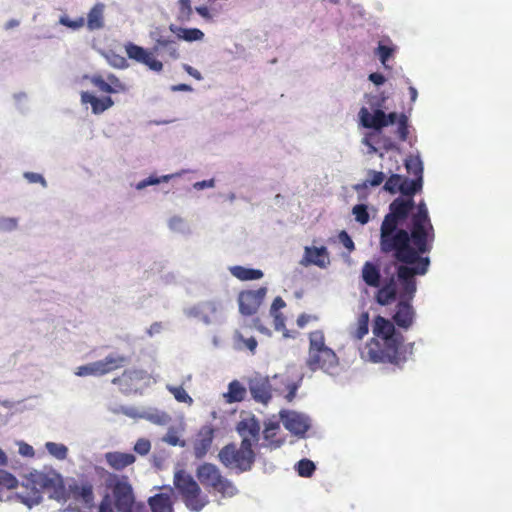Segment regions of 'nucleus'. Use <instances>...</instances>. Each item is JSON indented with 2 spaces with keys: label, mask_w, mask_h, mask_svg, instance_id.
<instances>
[{
  "label": "nucleus",
  "mask_w": 512,
  "mask_h": 512,
  "mask_svg": "<svg viewBox=\"0 0 512 512\" xmlns=\"http://www.w3.org/2000/svg\"><path fill=\"white\" fill-rule=\"evenodd\" d=\"M412 200L394 199L389 205V213L384 216L380 227V250L392 254L399 263L396 277L387 278L376 292L375 299L382 306L400 299L413 300L417 290V275H425L430 266L429 254L435 241V229L428 208L421 202L412 213L407 229L399 225L413 209Z\"/></svg>",
  "instance_id": "f257e3e1"
},
{
  "label": "nucleus",
  "mask_w": 512,
  "mask_h": 512,
  "mask_svg": "<svg viewBox=\"0 0 512 512\" xmlns=\"http://www.w3.org/2000/svg\"><path fill=\"white\" fill-rule=\"evenodd\" d=\"M412 300L400 299L392 317L393 322L376 316L372 323L373 337L361 350V358L372 363H389L401 368L413 354L414 343L404 344V336L395 324L408 330L414 323L415 310Z\"/></svg>",
  "instance_id": "f03ea898"
},
{
  "label": "nucleus",
  "mask_w": 512,
  "mask_h": 512,
  "mask_svg": "<svg viewBox=\"0 0 512 512\" xmlns=\"http://www.w3.org/2000/svg\"><path fill=\"white\" fill-rule=\"evenodd\" d=\"M59 487H62L59 475L33 471L24 477L21 483V490L17 492L16 496L21 503L31 508L42 501V493L44 491L56 492Z\"/></svg>",
  "instance_id": "7ed1b4c3"
},
{
  "label": "nucleus",
  "mask_w": 512,
  "mask_h": 512,
  "mask_svg": "<svg viewBox=\"0 0 512 512\" xmlns=\"http://www.w3.org/2000/svg\"><path fill=\"white\" fill-rule=\"evenodd\" d=\"M149 512L144 502H137L132 485L126 478L117 479L112 486V495H105L98 512Z\"/></svg>",
  "instance_id": "20e7f679"
},
{
  "label": "nucleus",
  "mask_w": 512,
  "mask_h": 512,
  "mask_svg": "<svg viewBox=\"0 0 512 512\" xmlns=\"http://www.w3.org/2000/svg\"><path fill=\"white\" fill-rule=\"evenodd\" d=\"M309 349L306 358V366L310 371H324L330 373L339 364V359L333 349L326 345L325 335L322 330L309 333Z\"/></svg>",
  "instance_id": "39448f33"
},
{
  "label": "nucleus",
  "mask_w": 512,
  "mask_h": 512,
  "mask_svg": "<svg viewBox=\"0 0 512 512\" xmlns=\"http://www.w3.org/2000/svg\"><path fill=\"white\" fill-rule=\"evenodd\" d=\"M218 459L224 467L235 470L237 473L249 471L255 461L251 440L242 439L240 446L235 443L225 445L219 451Z\"/></svg>",
  "instance_id": "423d86ee"
},
{
  "label": "nucleus",
  "mask_w": 512,
  "mask_h": 512,
  "mask_svg": "<svg viewBox=\"0 0 512 512\" xmlns=\"http://www.w3.org/2000/svg\"><path fill=\"white\" fill-rule=\"evenodd\" d=\"M173 484L190 511L199 512L208 504L207 496L202 494L199 484L186 471H177Z\"/></svg>",
  "instance_id": "0eeeda50"
},
{
  "label": "nucleus",
  "mask_w": 512,
  "mask_h": 512,
  "mask_svg": "<svg viewBox=\"0 0 512 512\" xmlns=\"http://www.w3.org/2000/svg\"><path fill=\"white\" fill-rule=\"evenodd\" d=\"M196 476L204 487L212 489L222 497H233L238 493L233 482L223 476L215 464L206 462L199 465Z\"/></svg>",
  "instance_id": "6e6552de"
},
{
  "label": "nucleus",
  "mask_w": 512,
  "mask_h": 512,
  "mask_svg": "<svg viewBox=\"0 0 512 512\" xmlns=\"http://www.w3.org/2000/svg\"><path fill=\"white\" fill-rule=\"evenodd\" d=\"M67 495L83 509L91 510L95 506L94 484L85 476L68 484Z\"/></svg>",
  "instance_id": "1a4fd4ad"
},
{
  "label": "nucleus",
  "mask_w": 512,
  "mask_h": 512,
  "mask_svg": "<svg viewBox=\"0 0 512 512\" xmlns=\"http://www.w3.org/2000/svg\"><path fill=\"white\" fill-rule=\"evenodd\" d=\"M267 294L266 287L255 290H244L238 295L239 311L244 316H252L257 313Z\"/></svg>",
  "instance_id": "9d476101"
},
{
  "label": "nucleus",
  "mask_w": 512,
  "mask_h": 512,
  "mask_svg": "<svg viewBox=\"0 0 512 512\" xmlns=\"http://www.w3.org/2000/svg\"><path fill=\"white\" fill-rule=\"evenodd\" d=\"M146 378L147 373L142 369H126L120 376L113 378L112 383L117 385L121 392L129 394L136 392Z\"/></svg>",
  "instance_id": "9b49d317"
},
{
  "label": "nucleus",
  "mask_w": 512,
  "mask_h": 512,
  "mask_svg": "<svg viewBox=\"0 0 512 512\" xmlns=\"http://www.w3.org/2000/svg\"><path fill=\"white\" fill-rule=\"evenodd\" d=\"M125 51L128 58L146 65L149 69L160 72L163 69L161 61L153 57V53L132 42L125 44Z\"/></svg>",
  "instance_id": "f8f14e48"
},
{
  "label": "nucleus",
  "mask_w": 512,
  "mask_h": 512,
  "mask_svg": "<svg viewBox=\"0 0 512 512\" xmlns=\"http://www.w3.org/2000/svg\"><path fill=\"white\" fill-rule=\"evenodd\" d=\"M248 388L256 402L267 404L272 398V386L268 377L256 374L249 378Z\"/></svg>",
  "instance_id": "ddd939ff"
},
{
  "label": "nucleus",
  "mask_w": 512,
  "mask_h": 512,
  "mask_svg": "<svg viewBox=\"0 0 512 512\" xmlns=\"http://www.w3.org/2000/svg\"><path fill=\"white\" fill-rule=\"evenodd\" d=\"M215 436V429L212 425L202 426L193 443V453L197 459H202L210 450Z\"/></svg>",
  "instance_id": "4468645a"
},
{
  "label": "nucleus",
  "mask_w": 512,
  "mask_h": 512,
  "mask_svg": "<svg viewBox=\"0 0 512 512\" xmlns=\"http://www.w3.org/2000/svg\"><path fill=\"white\" fill-rule=\"evenodd\" d=\"M280 418L284 427L295 435H304L310 427L308 419L295 411H282Z\"/></svg>",
  "instance_id": "2eb2a0df"
},
{
  "label": "nucleus",
  "mask_w": 512,
  "mask_h": 512,
  "mask_svg": "<svg viewBox=\"0 0 512 512\" xmlns=\"http://www.w3.org/2000/svg\"><path fill=\"white\" fill-rule=\"evenodd\" d=\"M91 83L100 91L105 93H126L128 86L122 82L115 74H108L107 80L100 74H95L91 77Z\"/></svg>",
  "instance_id": "dca6fc26"
},
{
  "label": "nucleus",
  "mask_w": 512,
  "mask_h": 512,
  "mask_svg": "<svg viewBox=\"0 0 512 512\" xmlns=\"http://www.w3.org/2000/svg\"><path fill=\"white\" fill-rule=\"evenodd\" d=\"M422 184H423V180L421 178H418V179H408L406 177H403L402 176V182L400 184V188H399V192L404 195V196H407L408 198H406V201L407 200H413V196L422 189ZM402 199V197H400ZM403 200H405V198H403ZM423 202L425 205L426 203L421 200L417 205L414 204L413 206V209L411 210V212L409 213L408 217L399 225V227H403V225L405 224V228L404 229H407V226H408V223H409V219H410V216L412 215V213L416 212L417 210V207L418 205ZM415 203V202H413Z\"/></svg>",
  "instance_id": "f3484780"
},
{
  "label": "nucleus",
  "mask_w": 512,
  "mask_h": 512,
  "mask_svg": "<svg viewBox=\"0 0 512 512\" xmlns=\"http://www.w3.org/2000/svg\"><path fill=\"white\" fill-rule=\"evenodd\" d=\"M104 459L112 470L123 471L135 463L136 456L128 452L110 451L104 454Z\"/></svg>",
  "instance_id": "a211bd4d"
},
{
  "label": "nucleus",
  "mask_w": 512,
  "mask_h": 512,
  "mask_svg": "<svg viewBox=\"0 0 512 512\" xmlns=\"http://www.w3.org/2000/svg\"><path fill=\"white\" fill-rule=\"evenodd\" d=\"M359 115L361 124L365 128L381 130L386 127V122L384 121L385 112L381 109H376L374 113H370L365 107H363L361 108Z\"/></svg>",
  "instance_id": "6ab92c4d"
},
{
  "label": "nucleus",
  "mask_w": 512,
  "mask_h": 512,
  "mask_svg": "<svg viewBox=\"0 0 512 512\" xmlns=\"http://www.w3.org/2000/svg\"><path fill=\"white\" fill-rule=\"evenodd\" d=\"M151 512H175L172 492L157 493L148 498Z\"/></svg>",
  "instance_id": "aec40b11"
},
{
  "label": "nucleus",
  "mask_w": 512,
  "mask_h": 512,
  "mask_svg": "<svg viewBox=\"0 0 512 512\" xmlns=\"http://www.w3.org/2000/svg\"><path fill=\"white\" fill-rule=\"evenodd\" d=\"M237 431L242 437V439L248 438L251 440V443L253 444L254 442H257L259 440V421L254 416L244 418L237 424Z\"/></svg>",
  "instance_id": "412c9836"
},
{
  "label": "nucleus",
  "mask_w": 512,
  "mask_h": 512,
  "mask_svg": "<svg viewBox=\"0 0 512 512\" xmlns=\"http://www.w3.org/2000/svg\"><path fill=\"white\" fill-rule=\"evenodd\" d=\"M361 277L367 286L378 289L381 288V270L379 264L366 261L362 266Z\"/></svg>",
  "instance_id": "4be33fe9"
},
{
  "label": "nucleus",
  "mask_w": 512,
  "mask_h": 512,
  "mask_svg": "<svg viewBox=\"0 0 512 512\" xmlns=\"http://www.w3.org/2000/svg\"><path fill=\"white\" fill-rule=\"evenodd\" d=\"M81 101L83 104H90L94 114H101L114 105L110 96L98 98L87 91L81 93Z\"/></svg>",
  "instance_id": "5701e85b"
},
{
  "label": "nucleus",
  "mask_w": 512,
  "mask_h": 512,
  "mask_svg": "<svg viewBox=\"0 0 512 512\" xmlns=\"http://www.w3.org/2000/svg\"><path fill=\"white\" fill-rule=\"evenodd\" d=\"M127 362L126 356L115 354H109L104 359L97 361L101 376L124 367Z\"/></svg>",
  "instance_id": "b1692460"
},
{
  "label": "nucleus",
  "mask_w": 512,
  "mask_h": 512,
  "mask_svg": "<svg viewBox=\"0 0 512 512\" xmlns=\"http://www.w3.org/2000/svg\"><path fill=\"white\" fill-rule=\"evenodd\" d=\"M104 9L103 3H96L89 11L87 16V27L89 30H99L104 27Z\"/></svg>",
  "instance_id": "393cba45"
},
{
  "label": "nucleus",
  "mask_w": 512,
  "mask_h": 512,
  "mask_svg": "<svg viewBox=\"0 0 512 512\" xmlns=\"http://www.w3.org/2000/svg\"><path fill=\"white\" fill-rule=\"evenodd\" d=\"M169 30L176 34L178 39L186 42L201 41L204 38V33L198 28H182L171 24Z\"/></svg>",
  "instance_id": "a878e982"
},
{
  "label": "nucleus",
  "mask_w": 512,
  "mask_h": 512,
  "mask_svg": "<svg viewBox=\"0 0 512 512\" xmlns=\"http://www.w3.org/2000/svg\"><path fill=\"white\" fill-rule=\"evenodd\" d=\"M305 256L310 263L319 267H325L328 261V252L326 247H306Z\"/></svg>",
  "instance_id": "bb28decb"
},
{
  "label": "nucleus",
  "mask_w": 512,
  "mask_h": 512,
  "mask_svg": "<svg viewBox=\"0 0 512 512\" xmlns=\"http://www.w3.org/2000/svg\"><path fill=\"white\" fill-rule=\"evenodd\" d=\"M154 52L165 51L172 59H178L180 54L174 40L160 36L153 47Z\"/></svg>",
  "instance_id": "cd10ccee"
},
{
  "label": "nucleus",
  "mask_w": 512,
  "mask_h": 512,
  "mask_svg": "<svg viewBox=\"0 0 512 512\" xmlns=\"http://www.w3.org/2000/svg\"><path fill=\"white\" fill-rule=\"evenodd\" d=\"M231 274L241 281L258 280L263 277V272L259 269L246 268L243 266H233L230 268Z\"/></svg>",
  "instance_id": "c85d7f7f"
},
{
  "label": "nucleus",
  "mask_w": 512,
  "mask_h": 512,
  "mask_svg": "<svg viewBox=\"0 0 512 512\" xmlns=\"http://www.w3.org/2000/svg\"><path fill=\"white\" fill-rule=\"evenodd\" d=\"M246 396V388L237 380L228 385V392L224 394L227 403L241 402Z\"/></svg>",
  "instance_id": "c756f323"
},
{
  "label": "nucleus",
  "mask_w": 512,
  "mask_h": 512,
  "mask_svg": "<svg viewBox=\"0 0 512 512\" xmlns=\"http://www.w3.org/2000/svg\"><path fill=\"white\" fill-rule=\"evenodd\" d=\"M279 429L280 425L278 422L270 421L265 424L263 431L264 439L273 448H278L283 444V440L275 439Z\"/></svg>",
  "instance_id": "7c9ffc66"
},
{
  "label": "nucleus",
  "mask_w": 512,
  "mask_h": 512,
  "mask_svg": "<svg viewBox=\"0 0 512 512\" xmlns=\"http://www.w3.org/2000/svg\"><path fill=\"white\" fill-rule=\"evenodd\" d=\"M369 332V313L362 312L356 323V329L353 331L352 336L356 340H362Z\"/></svg>",
  "instance_id": "2f4dec72"
},
{
  "label": "nucleus",
  "mask_w": 512,
  "mask_h": 512,
  "mask_svg": "<svg viewBox=\"0 0 512 512\" xmlns=\"http://www.w3.org/2000/svg\"><path fill=\"white\" fill-rule=\"evenodd\" d=\"M193 15V8L191 6V0H179L178 1V12L176 19L180 23L189 22Z\"/></svg>",
  "instance_id": "473e14b6"
},
{
  "label": "nucleus",
  "mask_w": 512,
  "mask_h": 512,
  "mask_svg": "<svg viewBox=\"0 0 512 512\" xmlns=\"http://www.w3.org/2000/svg\"><path fill=\"white\" fill-rule=\"evenodd\" d=\"M405 167L414 179L421 178L423 180V165L419 157H409L405 161Z\"/></svg>",
  "instance_id": "72a5a7b5"
},
{
  "label": "nucleus",
  "mask_w": 512,
  "mask_h": 512,
  "mask_svg": "<svg viewBox=\"0 0 512 512\" xmlns=\"http://www.w3.org/2000/svg\"><path fill=\"white\" fill-rule=\"evenodd\" d=\"M368 174L371 176V178L366 180V181H364L361 184H356L354 186V189L356 191H359L361 189H365L368 186H372V187L379 186L384 181V179H385V174L383 172H380V171L369 170Z\"/></svg>",
  "instance_id": "f704fd0d"
},
{
  "label": "nucleus",
  "mask_w": 512,
  "mask_h": 512,
  "mask_svg": "<svg viewBox=\"0 0 512 512\" xmlns=\"http://www.w3.org/2000/svg\"><path fill=\"white\" fill-rule=\"evenodd\" d=\"M45 448L50 455L58 460H64L68 455V448L61 443L47 442Z\"/></svg>",
  "instance_id": "c9c22d12"
},
{
  "label": "nucleus",
  "mask_w": 512,
  "mask_h": 512,
  "mask_svg": "<svg viewBox=\"0 0 512 512\" xmlns=\"http://www.w3.org/2000/svg\"><path fill=\"white\" fill-rule=\"evenodd\" d=\"M75 375L79 377L95 376L100 377V370L97 361L77 367Z\"/></svg>",
  "instance_id": "e433bc0d"
},
{
  "label": "nucleus",
  "mask_w": 512,
  "mask_h": 512,
  "mask_svg": "<svg viewBox=\"0 0 512 512\" xmlns=\"http://www.w3.org/2000/svg\"><path fill=\"white\" fill-rule=\"evenodd\" d=\"M315 469V464L309 459H301L296 465V470L301 477H311Z\"/></svg>",
  "instance_id": "4c0bfd02"
},
{
  "label": "nucleus",
  "mask_w": 512,
  "mask_h": 512,
  "mask_svg": "<svg viewBox=\"0 0 512 512\" xmlns=\"http://www.w3.org/2000/svg\"><path fill=\"white\" fill-rule=\"evenodd\" d=\"M18 485L17 479L9 472L0 469V492L3 489H13Z\"/></svg>",
  "instance_id": "58836bf2"
},
{
  "label": "nucleus",
  "mask_w": 512,
  "mask_h": 512,
  "mask_svg": "<svg viewBox=\"0 0 512 512\" xmlns=\"http://www.w3.org/2000/svg\"><path fill=\"white\" fill-rule=\"evenodd\" d=\"M397 135L401 142H405L409 135L408 118L405 114H400L398 118Z\"/></svg>",
  "instance_id": "ea45409f"
},
{
  "label": "nucleus",
  "mask_w": 512,
  "mask_h": 512,
  "mask_svg": "<svg viewBox=\"0 0 512 512\" xmlns=\"http://www.w3.org/2000/svg\"><path fill=\"white\" fill-rule=\"evenodd\" d=\"M352 213L355 216V220L362 225L367 224L370 220L368 209L365 204L355 205L352 209Z\"/></svg>",
  "instance_id": "a19ab883"
},
{
  "label": "nucleus",
  "mask_w": 512,
  "mask_h": 512,
  "mask_svg": "<svg viewBox=\"0 0 512 512\" xmlns=\"http://www.w3.org/2000/svg\"><path fill=\"white\" fill-rule=\"evenodd\" d=\"M402 182V176L399 174H392L385 182L383 188L390 194H396L399 192L400 184Z\"/></svg>",
  "instance_id": "79ce46f5"
},
{
  "label": "nucleus",
  "mask_w": 512,
  "mask_h": 512,
  "mask_svg": "<svg viewBox=\"0 0 512 512\" xmlns=\"http://www.w3.org/2000/svg\"><path fill=\"white\" fill-rule=\"evenodd\" d=\"M168 390L173 394L178 402L189 403L193 402L192 398L188 395L182 386H170Z\"/></svg>",
  "instance_id": "37998d69"
},
{
  "label": "nucleus",
  "mask_w": 512,
  "mask_h": 512,
  "mask_svg": "<svg viewBox=\"0 0 512 512\" xmlns=\"http://www.w3.org/2000/svg\"><path fill=\"white\" fill-rule=\"evenodd\" d=\"M108 63L117 69H125L129 66L125 57L116 53H111L106 56Z\"/></svg>",
  "instance_id": "c03bdc74"
},
{
  "label": "nucleus",
  "mask_w": 512,
  "mask_h": 512,
  "mask_svg": "<svg viewBox=\"0 0 512 512\" xmlns=\"http://www.w3.org/2000/svg\"><path fill=\"white\" fill-rule=\"evenodd\" d=\"M59 23L63 26L71 28L73 30H77L84 26L85 20L83 17H79L75 20H71L67 15H63L59 19Z\"/></svg>",
  "instance_id": "a18cd8bd"
},
{
  "label": "nucleus",
  "mask_w": 512,
  "mask_h": 512,
  "mask_svg": "<svg viewBox=\"0 0 512 512\" xmlns=\"http://www.w3.org/2000/svg\"><path fill=\"white\" fill-rule=\"evenodd\" d=\"M133 450L135 453L145 456L151 450V442L146 438H139L134 444Z\"/></svg>",
  "instance_id": "49530a36"
},
{
  "label": "nucleus",
  "mask_w": 512,
  "mask_h": 512,
  "mask_svg": "<svg viewBox=\"0 0 512 512\" xmlns=\"http://www.w3.org/2000/svg\"><path fill=\"white\" fill-rule=\"evenodd\" d=\"M171 178L170 175H164L160 178L158 177H154V176H150L142 181H140L138 184H137V189H143L147 186H150V185H156V184H159L160 182H167L169 181Z\"/></svg>",
  "instance_id": "de8ad7c7"
},
{
  "label": "nucleus",
  "mask_w": 512,
  "mask_h": 512,
  "mask_svg": "<svg viewBox=\"0 0 512 512\" xmlns=\"http://www.w3.org/2000/svg\"><path fill=\"white\" fill-rule=\"evenodd\" d=\"M394 48L379 44L376 49V54L379 56L381 63L386 66V62L392 56Z\"/></svg>",
  "instance_id": "09e8293b"
},
{
  "label": "nucleus",
  "mask_w": 512,
  "mask_h": 512,
  "mask_svg": "<svg viewBox=\"0 0 512 512\" xmlns=\"http://www.w3.org/2000/svg\"><path fill=\"white\" fill-rule=\"evenodd\" d=\"M236 337L238 341L242 342L248 350H250L253 354L255 353L258 343L254 337L244 338L243 335L239 333L237 334Z\"/></svg>",
  "instance_id": "8fccbe9b"
},
{
  "label": "nucleus",
  "mask_w": 512,
  "mask_h": 512,
  "mask_svg": "<svg viewBox=\"0 0 512 512\" xmlns=\"http://www.w3.org/2000/svg\"><path fill=\"white\" fill-rule=\"evenodd\" d=\"M274 319V328L277 331L285 330L286 318L281 312L270 313Z\"/></svg>",
  "instance_id": "3c124183"
},
{
  "label": "nucleus",
  "mask_w": 512,
  "mask_h": 512,
  "mask_svg": "<svg viewBox=\"0 0 512 512\" xmlns=\"http://www.w3.org/2000/svg\"><path fill=\"white\" fill-rule=\"evenodd\" d=\"M318 317L316 315H309L306 313H302L297 318V326L299 328H304L308 323L312 321H317Z\"/></svg>",
  "instance_id": "603ef678"
},
{
  "label": "nucleus",
  "mask_w": 512,
  "mask_h": 512,
  "mask_svg": "<svg viewBox=\"0 0 512 512\" xmlns=\"http://www.w3.org/2000/svg\"><path fill=\"white\" fill-rule=\"evenodd\" d=\"M339 239L342 242V244L344 245V247L347 248L349 251L354 250V248H355L354 242L346 231H342L339 234Z\"/></svg>",
  "instance_id": "864d4df0"
},
{
  "label": "nucleus",
  "mask_w": 512,
  "mask_h": 512,
  "mask_svg": "<svg viewBox=\"0 0 512 512\" xmlns=\"http://www.w3.org/2000/svg\"><path fill=\"white\" fill-rule=\"evenodd\" d=\"M285 306H286L285 301L280 296H278L272 302V305L270 308V313L280 312L279 310L284 308Z\"/></svg>",
  "instance_id": "5fc2aeb1"
},
{
  "label": "nucleus",
  "mask_w": 512,
  "mask_h": 512,
  "mask_svg": "<svg viewBox=\"0 0 512 512\" xmlns=\"http://www.w3.org/2000/svg\"><path fill=\"white\" fill-rule=\"evenodd\" d=\"M163 441L172 445V446H176L179 444V437L176 435L175 432H168L164 437H163Z\"/></svg>",
  "instance_id": "6e6d98bb"
},
{
  "label": "nucleus",
  "mask_w": 512,
  "mask_h": 512,
  "mask_svg": "<svg viewBox=\"0 0 512 512\" xmlns=\"http://www.w3.org/2000/svg\"><path fill=\"white\" fill-rule=\"evenodd\" d=\"M183 69L190 75L192 76L194 79L196 80H201L202 79V75L201 73L193 68L192 66L188 65V64H184L183 65Z\"/></svg>",
  "instance_id": "4d7b16f0"
},
{
  "label": "nucleus",
  "mask_w": 512,
  "mask_h": 512,
  "mask_svg": "<svg viewBox=\"0 0 512 512\" xmlns=\"http://www.w3.org/2000/svg\"><path fill=\"white\" fill-rule=\"evenodd\" d=\"M19 452L23 456H29V457L34 456V449H33V447L28 445V444H26V443H22L20 445Z\"/></svg>",
  "instance_id": "13d9d810"
},
{
  "label": "nucleus",
  "mask_w": 512,
  "mask_h": 512,
  "mask_svg": "<svg viewBox=\"0 0 512 512\" xmlns=\"http://www.w3.org/2000/svg\"><path fill=\"white\" fill-rule=\"evenodd\" d=\"M25 177L32 183L41 182L45 185V179L40 174L28 172L25 173Z\"/></svg>",
  "instance_id": "bf43d9fd"
},
{
  "label": "nucleus",
  "mask_w": 512,
  "mask_h": 512,
  "mask_svg": "<svg viewBox=\"0 0 512 512\" xmlns=\"http://www.w3.org/2000/svg\"><path fill=\"white\" fill-rule=\"evenodd\" d=\"M195 11L206 20H212V15L206 6H197Z\"/></svg>",
  "instance_id": "052dcab7"
},
{
  "label": "nucleus",
  "mask_w": 512,
  "mask_h": 512,
  "mask_svg": "<svg viewBox=\"0 0 512 512\" xmlns=\"http://www.w3.org/2000/svg\"><path fill=\"white\" fill-rule=\"evenodd\" d=\"M369 80L375 85H382L385 82V77L380 73H371L369 75Z\"/></svg>",
  "instance_id": "680f3d73"
},
{
  "label": "nucleus",
  "mask_w": 512,
  "mask_h": 512,
  "mask_svg": "<svg viewBox=\"0 0 512 512\" xmlns=\"http://www.w3.org/2000/svg\"><path fill=\"white\" fill-rule=\"evenodd\" d=\"M398 118L399 115L396 112H391L389 114L385 113L384 121L386 122V127L394 124L396 121L398 122Z\"/></svg>",
  "instance_id": "e2e57ef3"
},
{
  "label": "nucleus",
  "mask_w": 512,
  "mask_h": 512,
  "mask_svg": "<svg viewBox=\"0 0 512 512\" xmlns=\"http://www.w3.org/2000/svg\"><path fill=\"white\" fill-rule=\"evenodd\" d=\"M254 327L260 331L261 333H268L269 330L261 323V320L259 318H255L253 320Z\"/></svg>",
  "instance_id": "0e129e2a"
},
{
  "label": "nucleus",
  "mask_w": 512,
  "mask_h": 512,
  "mask_svg": "<svg viewBox=\"0 0 512 512\" xmlns=\"http://www.w3.org/2000/svg\"><path fill=\"white\" fill-rule=\"evenodd\" d=\"M213 185H214V180H204V181H201V182H197L195 184V187L199 188V189H203V188H206V187H213Z\"/></svg>",
  "instance_id": "69168bd1"
},
{
  "label": "nucleus",
  "mask_w": 512,
  "mask_h": 512,
  "mask_svg": "<svg viewBox=\"0 0 512 512\" xmlns=\"http://www.w3.org/2000/svg\"><path fill=\"white\" fill-rule=\"evenodd\" d=\"M19 25V21L16 19H11L5 24V29L9 30Z\"/></svg>",
  "instance_id": "338daca9"
},
{
  "label": "nucleus",
  "mask_w": 512,
  "mask_h": 512,
  "mask_svg": "<svg viewBox=\"0 0 512 512\" xmlns=\"http://www.w3.org/2000/svg\"><path fill=\"white\" fill-rule=\"evenodd\" d=\"M409 93H410L411 100L415 101L417 98V94H418L416 88L411 86L409 88Z\"/></svg>",
  "instance_id": "774afa93"
}]
</instances>
